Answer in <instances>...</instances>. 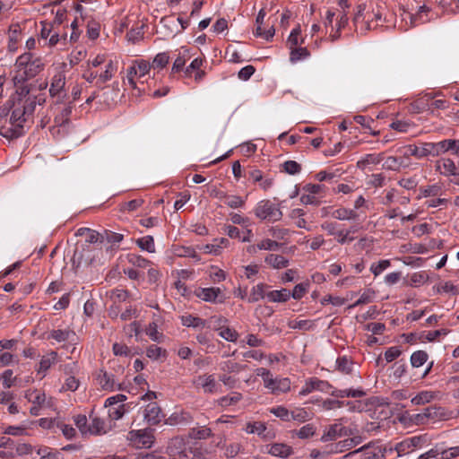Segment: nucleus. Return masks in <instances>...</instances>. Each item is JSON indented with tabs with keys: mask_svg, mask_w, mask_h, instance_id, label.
Returning <instances> with one entry per match:
<instances>
[{
	"mask_svg": "<svg viewBox=\"0 0 459 459\" xmlns=\"http://www.w3.org/2000/svg\"><path fill=\"white\" fill-rule=\"evenodd\" d=\"M433 398L434 394L431 391H423L414 396L411 402L415 405H420L429 403Z\"/></svg>",
	"mask_w": 459,
	"mask_h": 459,
	"instance_id": "c9c22d12",
	"label": "nucleus"
},
{
	"mask_svg": "<svg viewBox=\"0 0 459 459\" xmlns=\"http://www.w3.org/2000/svg\"><path fill=\"white\" fill-rule=\"evenodd\" d=\"M359 453H362L360 459H384L385 449L379 446H375L374 443H369L351 453L347 454L345 457L351 456Z\"/></svg>",
	"mask_w": 459,
	"mask_h": 459,
	"instance_id": "423d86ee",
	"label": "nucleus"
},
{
	"mask_svg": "<svg viewBox=\"0 0 459 459\" xmlns=\"http://www.w3.org/2000/svg\"><path fill=\"white\" fill-rule=\"evenodd\" d=\"M169 61V56L168 53L162 52L159 53L155 56L152 66L154 69H162L164 68Z\"/></svg>",
	"mask_w": 459,
	"mask_h": 459,
	"instance_id": "a19ab883",
	"label": "nucleus"
},
{
	"mask_svg": "<svg viewBox=\"0 0 459 459\" xmlns=\"http://www.w3.org/2000/svg\"><path fill=\"white\" fill-rule=\"evenodd\" d=\"M290 299V290L285 288L275 290H268L267 301L283 303Z\"/></svg>",
	"mask_w": 459,
	"mask_h": 459,
	"instance_id": "aec40b11",
	"label": "nucleus"
},
{
	"mask_svg": "<svg viewBox=\"0 0 459 459\" xmlns=\"http://www.w3.org/2000/svg\"><path fill=\"white\" fill-rule=\"evenodd\" d=\"M203 59L202 58H195L191 64L185 69V74L186 76L190 77L193 73H195L198 69L201 68L203 65Z\"/></svg>",
	"mask_w": 459,
	"mask_h": 459,
	"instance_id": "338daca9",
	"label": "nucleus"
},
{
	"mask_svg": "<svg viewBox=\"0 0 459 459\" xmlns=\"http://www.w3.org/2000/svg\"><path fill=\"white\" fill-rule=\"evenodd\" d=\"M428 280H429V274L426 272L421 271V272L414 273L410 277V285L415 286V287L420 286V285L424 284L425 282H427Z\"/></svg>",
	"mask_w": 459,
	"mask_h": 459,
	"instance_id": "4c0bfd02",
	"label": "nucleus"
},
{
	"mask_svg": "<svg viewBox=\"0 0 459 459\" xmlns=\"http://www.w3.org/2000/svg\"><path fill=\"white\" fill-rule=\"evenodd\" d=\"M124 332L126 335L129 337H132L134 334L138 335V333L141 332V325L138 322L134 321L124 326Z\"/></svg>",
	"mask_w": 459,
	"mask_h": 459,
	"instance_id": "69168bd1",
	"label": "nucleus"
},
{
	"mask_svg": "<svg viewBox=\"0 0 459 459\" xmlns=\"http://www.w3.org/2000/svg\"><path fill=\"white\" fill-rule=\"evenodd\" d=\"M437 169L440 170V173L445 176L455 175L457 168L455 163L451 159H442L437 162Z\"/></svg>",
	"mask_w": 459,
	"mask_h": 459,
	"instance_id": "4be33fe9",
	"label": "nucleus"
},
{
	"mask_svg": "<svg viewBox=\"0 0 459 459\" xmlns=\"http://www.w3.org/2000/svg\"><path fill=\"white\" fill-rule=\"evenodd\" d=\"M269 389L274 394L286 393L290 389V381L289 378H275L274 385Z\"/></svg>",
	"mask_w": 459,
	"mask_h": 459,
	"instance_id": "393cba45",
	"label": "nucleus"
},
{
	"mask_svg": "<svg viewBox=\"0 0 459 459\" xmlns=\"http://www.w3.org/2000/svg\"><path fill=\"white\" fill-rule=\"evenodd\" d=\"M126 404H120L117 407H111L108 409V416L110 419L117 420L121 419L126 413Z\"/></svg>",
	"mask_w": 459,
	"mask_h": 459,
	"instance_id": "052dcab7",
	"label": "nucleus"
},
{
	"mask_svg": "<svg viewBox=\"0 0 459 459\" xmlns=\"http://www.w3.org/2000/svg\"><path fill=\"white\" fill-rule=\"evenodd\" d=\"M219 334L229 342H236L238 339V333L230 327L221 329Z\"/></svg>",
	"mask_w": 459,
	"mask_h": 459,
	"instance_id": "0e129e2a",
	"label": "nucleus"
},
{
	"mask_svg": "<svg viewBox=\"0 0 459 459\" xmlns=\"http://www.w3.org/2000/svg\"><path fill=\"white\" fill-rule=\"evenodd\" d=\"M284 172L290 175H296L300 172L301 166L297 161L287 160L282 164Z\"/></svg>",
	"mask_w": 459,
	"mask_h": 459,
	"instance_id": "5fc2aeb1",
	"label": "nucleus"
},
{
	"mask_svg": "<svg viewBox=\"0 0 459 459\" xmlns=\"http://www.w3.org/2000/svg\"><path fill=\"white\" fill-rule=\"evenodd\" d=\"M212 435V433L211 429L205 427L201 429L193 428L189 431V437L195 439H205Z\"/></svg>",
	"mask_w": 459,
	"mask_h": 459,
	"instance_id": "f704fd0d",
	"label": "nucleus"
},
{
	"mask_svg": "<svg viewBox=\"0 0 459 459\" xmlns=\"http://www.w3.org/2000/svg\"><path fill=\"white\" fill-rule=\"evenodd\" d=\"M224 204L230 208L238 209L245 205V200L238 195H229Z\"/></svg>",
	"mask_w": 459,
	"mask_h": 459,
	"instance_id": "864d4df0",
	"label": "nucleus"
},
{
	"mask_svg": "<svg viewBox=\"0 0 459 459\" xmlns=\"http://www.w3.org/2000/svg\"><path fill=\"white\" fill-rule=\"evenodd\" d=\"M311 419L310 413L304 408H297L291 411V420L305 422Z\"/></svg>",
	"mask_w": 459,
	"mask_h": 459,
	"instance_id": "ea45409f",
	"label": "nucleus"
},
{
	"mask_svg": "<svg viewBox=\"0 0 459 459\" xmlns=\"http://www.w3.org/2000/svg\"><path fill=\"white\" fill-rule=\"evenodd\" d=\"M429 359V355L424 351H417L411 356V363L414 368L422 366Z\"/></svg>",
	"mask_w": 459,
	"mask_h": 459,
	"instance_id": "7c9ffc66",
	"label": "nucleus"
},
{
	"mask_svg": "<svg viewBox=\"0 0 459 459\" xmlns=\"http://www.w3.org/2000/svg\"><path fill=\"white\" fill-rule=\"evenodd\" d=\"M242 398V394L240 393H232L231 395L223 396L219 400V404L221 406H230L236 404Z\"/></svg>",
	"mask_w": 459,
	"mask_h": 459,
	"instance_id": "09e8293b",
	"label": "nucleus"
},
{
	"mask_svg": "<svg viewBox=\"0 0 459 459\" xmlns=\"http://www.w3.org/2000/svg\"><path fill=\"white\" fill-rule=\"evenodd\" d=\"M45 102L44 94H32L27 85L18 87L0 111V135L8 141L23 136L33 123L37 105Z\"/></svg>",
	"mask_w": 459,
	"mask_h": 459,
	"instance_id": "f257e3e1",
	"label": "nucleus"
},
{
	"mask_svg": "<svg viewBox=\"0 0 459 459\" xmlns=\"http://www.w3.org/2000/svg\"><path fill=\"white\" fill-rule=\"evenodd\" d=\"M167 453L171 459H194L192 448L181 437H173L167 447Z\"/></svg>",
	"mask_w": 459,
	"mask_h": 459,
	"instance_id": "7ed1b4c3",
	"label": "nucleus"
},
{
	"mask_svg": "<svg viewBox=\"0 0 459 459\" xmlns=\"http://www.w3.org/2000/svg\"><path fill=\"white\" fill-rule=\"evenodd\" d=\"M135 65H136L135 66L137 69V74H138L139 78H142L145 74H147L149 73L151 67H152L149 62H147L143 59L136 60Z\"/></svg>",
	"mask_w": 459,
	"mask_h": 459,
	"instance_id": "13d9d810",
	"label": "nucleus"
},
{
	"mask_svg": "<svg viewBox=\"0 0 459 459\" xmlns=\"http://www.w3.org/2000/svg\"><path fill=\"white\" fill-rule=\"evenodd\" d=\"M127 259L131 264L139 268H146L151 264V261L136 254H129Z\"/></svg>",
	"mask_w": 459,
	"mask_h": 459,
	"instance_id": "e433bc0d",
	"label": "nucleus"
},
{
	"mask_svg": "<svg viewBox=\"0 0 459 459\" xmlns=\"http://www.w3.org/2000/svg\"><path fill=\"white\" fill-rule=\"evenodd\" d=\"M374 298H375V291L371 289H368L361 294L359 299L354 303L353 306H357L359 304H368V303L373 301Z\"/></svg>",
	"mask_w": 459,
	"mask_h": 459,
	"instance_id": "e2e57ef3",
	"label": "nucleus"
},
{
	"mask_svg": "<svg viewBox=\"0 0 459 459\" xmlns=\"http://www.w3.org/2000/svg\"><path fill=\"white\" fill-rule=\"evenodd\" d=\"M195 384L197 387H202L205 394H213L217 392V383L212 375L199 376Z\"/></svg>",
	"mask_w": 459,
	"mask_h": 459,
	"instance_id": "9b49d317",
	"label": "nucleus"
},
{
	"mask_svg": "<svg viewBox=\"0 0 459 459\" xmlns=\"http://www.w3.org/2000/svg\"><path fill=\"white\" fill-rule=\"evenodd\" d=\"M164 415L157 403H150L144 410V420L150 425H158Z\"/></svg>",
	"mask_w": 459,
	"mask_h": 459,
	"instance_id": "1a4fd4ad",
	"label": "nucleus"
},
{
	"mask_svg": "<svg viewBox=\"0 0 459 459\" xmlns=\"http://www.w3.org/2000/svg\"><path fill=\"white\" fill-rule=\"evenodd\" d=\"M25 397L29 402L39 406H41L46 401V394L38 390L28 391Z\"/></svg>",
	"mask_w": 459,
	"mask_h": 459,
	"instance_id": "c756f323",
	"label": "nucleus"
},
{
	"mask_svg": "<svg viewBox=\"0 0 459 459\" xmlns=\"http://www.w3.org/2000/svg\"><path fill=\"white\" fill-rule=\"evenodd\" d=\"M75 236L84 237L85 242L88 244H95L98 242L102 243L104 236L100 234L98 231L90 228H80L76 230Z\"/></svg>",
	"mask_w": 459,
	"mask_h": 459,
	"instance_id": "2eb2a0df",
	"label": "nucleus"
},
{
	"mask_svg": "<svg viewBox=\"0 0 459 459\" xmlns=\"http://www.w3.org/2000/svg\"><path fill=\"white\" fill-rule=\"evenodd\" d=\"M442 459H452L459 455V446L440 451Z\"/></svg>",
	"mask_w": 459,
	"mask_h": 459,
	"instance_id": "774afa93",
	"label": "nucleus"
},
{
	"mask_svg": "<svg viewBox=\"0 0 459 459\" xmlns=\"http://www.w3.org/2000/svg\"><path fill=\"white\" fill-rule=\"evenodd\" d=\"M195 296L204 301L222 303L226 299L224 291L219 287L197 288Z\"/></svg>",
	"mask_w": 459,
	"mask_h": 459,
	"instance_id": "20e7f679",
	"label": "nucleus"
},
{
	"mask_svg": "<svg viewBox=\"0 0 459 459\" xmlns=\"http://www.w3.org/2000/svg\"><path fill=\"white\" fill-rule=\"evenodd\" d=\"M435 154L440 156L447 152L459 157V140L457 139H446L437 143H434Z\"/></svg>",
	"mask_w": 459,
	"mask_h": 459,
	"instance_id": "6e6552de",
	"label": "nucleus"
},
{
	"mask_svg": "<svg viewBox=\"0 0 459 459\" xmlns=\"http://www.w3.org/2000/svg\"><path fill=\"white\" fill-rule=\"evenodd\" d=\"M391 265V262L388 259L380 260L378 263H374L370 266V271L375 277L381 274L385 269Z\"/></svg>",
	"mask_w": 459,
	"mask_h": 459,
	"instance_id": "c03bdc74",
	"label": "nucleus"
},
{
	"mask_svg": "<svg viewBox=\"0 0 459 459\" xmlns=\"http://www.w3.org/2000/svg\"><path fill=\"white\" fill-rule=\"evenodd\" d=\"M309 283L301 282L297 284L292 290H290V297L294 299H300L308 290Z\"/></svg>",
	"mask_w": 459,
	"mask_h": 459,
	"instance_id": "79ce46f5",
	"label": "nucleus"
},
{
	"mask_svg": "<svg viewBox=\"0 0 459 459\" xmlns=\"http://www.w3.org/2000/svg\"><path fill=\"white\" fill-rule=\"evenodd\" d=\"M270 286L265 283H259L254 286L247 298L248 302H256L262 299H267V292Z\"/></svg>",
	"mask_w": 459,
	"mask_h": 459,
	"instance_id": "dca6fc26",
	"label": "nucleus"
},
{
	"mask_svg": "<svg viewBox=\"0 0 459 459\" xmlns=\"http://www.w3.org/2000/svg\"><path fill=\"white\" fill-rule=\"evenodd\" d=\"M229 243L230 241L226 238H215L212 243L206 244L203 249L206 254L218 255L221 254V249L226 247Z\"/></svg>",
	"mask_w": 459,
	"mask_h": 459,
	"instance_id": "f3484780",
	"label": "nucleus"
},
{
	"mask_svg": "<svg viewBox=\"0 0 459 459\" xmlns=\"http://www.w3.org/2000/svg\"><path fill=\"white\" fill-rule=\"evenodd\" d=\"M332 217L340 221H351L356 220L358 213L352 209L342 207L334 210L332 212Z\"/></svg>",
	"mask_w": 459,
	"mask_h": 459,
	"instance_id": "5701e85b",
	"label": "nucleus"
},
{
	"mask_svg": "<svg viewBox=\"0 0 459 459\" xmlns=\"http://www.w3.org/2000/svg\"><path fill=\"white\" fill-rule=\"evenodd\" d=\"M90 417L91 419V423L89 425V428H88L89 433L91 435L105 434L106 433V430L104 429L105 421L97 416L93 417L92 413H91Z\"/></svg>",
	"mask_w": 459,
	"mask_h": 459,
	"instance_id": "b1692460",
	"label": "nucleus"
},
{
	"mask_svg": "<svg viewBox=\"0 0 459 459\" xmlns=\"http://www.w3.org/2000/svg\"><path fill=\"white\" fill-rule=\"evenodd\" d=\"M347 429L342 424H332L329 426L326 431L323 434L321 440L323 442L335 440L339 437L346 436Z\"/></svg>",
	"mask_w": 459,
	"mask_h": 459,
	"instance_id": "ddd939ff",
	"label": "nucleus"
},
{
	"mask_svg": "<svg viewBox=\"0 0 459 459\" xmlns=\"http://www.w3.org/2000/svg\"><path fill=\"white\" fill-rule=\"evenodd\" d=\"M316 433V428L313 424H307L300 428L299 430L295 431L297 437L301 439H306L311 437Z\"/></svg>",
	"mask_w": 459,
	"mask_h": 459,
	"instance_id": "49530a36",
	"label": "nucleus"
},
{
	"mask_svg": "<svg viewBox=\"0 0 459 459\" xmlns=\"http://www.w3.org/2000/svg\"><path fill=\"white\" fill-rule=\"evenodd\" d=\"M384 157L382 153L379 154H367L361 160L358 162V166L360 164L368 165V164H378L383 160Z\"/></svg>",
	"mask_w": 459,
	"mask_h": 459,
	"instance_id": "603ef678",
	"label": "nucleus"
},
{
	"mask_svg": "<svg viewBox=\"0 0 459 459\" xmlns=\"http://www.w3.org/2000/svg\"><path fill=\"white\" fill-rule=\"evenodd\" d=\"M73 108L74 107L72 105V102H69L67 105H65L61 108L59 114H57L55 117L56 124L58 126H63L68 123L69 117L72 114Z\"/></svg>",
	"mask_w": 459,
	"mask_h": 459,
	"instance_id": "a878e982",
	"label": "nucleus"
},
{
	"mask_svg": "<svg viewBox=\"0 0 459 459\" xmlns=\"http://www.w3.org/2000/svg\"><path fill=\"white\" fill-rule=\"evenodd\" d=\"M254 212L258 219L269 222L279 221L282 218V212L279 205L268 199L260 201L256 204Z\"/></svg>",
	"mask_w": 459,
	"mask_h": 459,
	"instance_id": "f03ea898",
	"label": "nucleus"
},
{
	"mask_svg": "<svg viewBox=\"0 0 459 459\" xmlns=\"http://www.w3.org/2000/svg\"><path fill=\"white\" fill-rule=\"evenodd\" d=\"M351 402H343L340 400L326 399L323 402V408L325 410H332L335 408H342L344 405H351Z\"/></svg>",
	"mask_w": 459,
	"mask_h": 459,
	"instance_id": "680f3d73",
	"label": "nucleus"
},
{
	"mask_svg": "<svg viewBox=\"0 0 459 459\" xmlns=\"http://www.w3.org/2000/svg\"><path fill=\"white\" fill-rule=\"evenodd\" d=\"M287 324L290 328L299 329L302 331L309 330L314 325V323L311 320H289Z\"/></svg>",
	"mask_w": 459,
	"mask_h": 459,
	"instance_id": "a18cd8bd",
	"label": "nucleus"
},
{
	"mask_svg": "<svg viewBox=\"0 0 459 459\" xmlns=\"http://www.w3.org/2000/svg\"><path fill=\"white\" fill-rule=\"evenodd\" d=\"M309 56V51L307 48H297L294 47L290 48V60L292 63L298 62L301 59H304Z\"/></svg>",
	"mask_w": 459,
	"mask_h": 459,
	"instance_id": "473e14b6",
	"label": "nucleus"
},
{
	"mask_svg": "<svg viewBox=\"0 0 459 459\" xmlns=\"http://www.w3.org/2000/svg\"><path fill=\"white\" fill-rule=\"evenodd\" d=\"M100 384L104 389H113L115 387V380L113 376H109L107 372L99 376Z\"/></svg>",
	"mask_w": 459,
	"mask_h": 459,
	"instance_id": "6e6d98bb",
	"label": "nucleus"
},
{
	"mask_svg": "<svg viewBox=\"0 0 459 459\" xmlns=\"http://www.w3.org/2000/svg\"><path fill=\"white\" fill-rule=\"evenodd\" d=\"M139 441L145 446L150 447L154 442V436L151 429H141L137 431Z\"/></svg>",
	"mask_w": 459,
	"mask_h": 459,
	"instance_id": "2f4dec72",
	"label": "nucleus"
},
{
	"mask_svg": "<svg viewBox=\"0 0 459 459\" xmlns=\"http://www.w3.org/2000/svg\"><path fill=\"white\" fill-rule=\"evenodd\" d=\"M146 355L150 359H158L161 356L166 357L167 351L166 350L152 344L147 348Z\"/></svg>",
	"mask_w": 459,
	"mask_h": 459,
	"instance_id": "de8ad7c7",
	"label": "nucleus"
},
{
	"mask_svg": "<svg viewBox=\"0 0 459 459\" xmlns=\"http://www.w3.org/2000/svg\"><path fill=\"white\" fill-rule=\"evenodd\" d=\"M43 68L44 63L42 62L41 58H33V60L29 64L25 70L14 77V80H17L18 82H24L31 79L39 74L43 70Z\"/></svg>",
	"mask_w": 459,
	"mask_h": 459,
	"instance_id": "0eeeda50",
	"label": "nucleus"
},
{
	"mask_svg": "<svg viewBox=\"0 0 459 459\" xmlns=\"http://www.w3.org/2000/svg\"><path fill=\"white\" fill-rule=\"evenodd\" d=\"M332 385L324 380H320L316 377H311L307 382L305 386L299 391V395H307L314 390L326 391L331 388Z\"/></svg>",
	"mask_w": 459,
	"mask_h": 459,
	"instance_id": "9d476101",
	"label": "nucleus"
},
{
	"mask_svg": "<svg viewBox=\"0 0 459 459\" xmlns=\"http://www.w3.org/2000/svg\"><path fill=\"white\" fill-rule=\"evenodd\" d=\"M65 75L62 72L56 74L52 79L49 88V93L52 98H56V103L61 102L65 97L66 92L65 91Z\"/></svg>",
	"mask_w": 459,
	"mask_h": 459,
	"instance_id": "39448f33",
	"label": "nucleus"
},
{
	"mask_svg": "<svg viewBox=\"0 0 459 459\" xmlns=\"http://www.w3.org/2000/svg\"><path fill=\"white\" fill-rule=\"evenodd\" d=\"M270 235L279 240H282L289 235V230L281 227H271L268 230Z\"/></svg>",
	"mask_w": 459,
	"mask_h": 459,
	"instance_id": "bf43d9fd",
	"label": "nucleus"
},
{
	"mask_svg": "<svg viewBox=\"0 0 459 459\" xmlns=\"http://www.w3.org/2000/svg\"><path fill=\"white\" fill-rule=\"evenodd\" d=\"M337 369L344 374H350L352 371V361L346 356L337 359Z\"/></svg>",
	"mask_w": 459,
	"mask_h": 459,
	"instance_id": "37998d69",
	"label": "nucleus"
},
{
	"mask_svg": "<svg viewBox=\"0 0 459 459\" xmlns=\"http://www.w3.org/2000/svg\"><path fill=\"white\" fill-rule=\"evenodd\" d=\"M271 413L280 418L283 421L291 420V411H289L284 406H277L270 410Z\"/></svg>",
	"mask_w": 459,
	"mask_h": 459,
	"instance_id": "58836bf2",
	"label": "nucleus"
},
{
	"mask_svg": "<svg viewBox=\"0 0 459 459\" xmlns=\"http://www.w3.org/2000/svg\"><path fill=\"white\" fill-rule=\"evenodd\" d=\"M137 246L142 249L149 253L155 252L154 238L152 236H145L136 240Z\"/></svg>",
	"mask_w": 459,
	"mask_h": 459,
	"instance_id": "cd10ccee",
	"label": "nucleus"
},
{
	"mask_svg": "<svg viewBox=\"0 0 459 459\" xmlns=\"http://www.w3.org/2000/svg\"><path fill=\"white\" fill-rule=\"evenodd\" d=\"M57 353L56 351H51L47 356L42 357L40 362H39V368L38 369L39 373H44L46 372L51 365L55 362L56 359Z\"/></svg>",
	"mask_w": 459,
	"mask_h": 459,
	"instance_id": "c85d7f7f",
	"label": "nucleus"
},
{
	"mask_svg": "<svg viewBox=\"0 0 459 459\" xmlns=\"http://www.w3.org/2000/svg\"><path fill=\"white\" fill-rule=\"evenodd\" d=\"M32 60L33 57L30 53H25L20 56L16 60V65L19 67V74H22V70L24 71Z\"/></svg>",
	"mask_w": 459,
	"mask_h": 459,
	"instance_id": "4d7b16f0",
	"label": "nucleus"
},
{
	"mask_svg": "<svg viewBox=\"0 0 459 459\" xmlns=\"http://www.w3.org/2000/svg\"><path fill=\"white\" fill-rule=\"evenodd\" d=\"M116 69L117 68H116L113 61L109 60L108 63L106 65L105 71L99 75V79L96 82L97 86L100 88L101 83H104L107 81H109L112 78L113 74L116 71Z\"/></svg>",
	"mask_w": 459,
	"mask_h": 459,
	"instance_id": "bb28decb",
	"label": "nucleus"
},
{
	"mask_svg": "<svg viewBox=\"0 0 459 459\" xmlns=\"http://www.w3.org/2000/svg\"><path fill=\"white\" fill-rule=\"evenodd\" d=\"M246 431L249 434L256 433L264 439H271L274 437L272 431H267L265 424L260 421L247 423Z\"/></svg>",
	"mask_w": 459,
	"mask_h": 459,
	"instance_id": "f8f14e48",
	"label": "nucleus"
},
{
	"mask_svg": "<svg viewBox=\"0 0 459 459\" xmlns=\"http://www.w3.org/2000/svg\"><path fill=\"white\" fill-rule=\"evenodd\" d=\"M268 453L273 456H279L281 458H287L293 453L291 446L284 443H274L271 445Z\"/></svg>",
	"mask_w": 459,
	"mask_h": 459,
	"instance_id": "a211bd4d",
	"label": "nucleus"
},
{
	"mask_svg": "<svg viewBox=\"0 0 459 459\" xmlns=\"http://www.w3.org/2000/svg\"><path fill=\"white\" fill-rule=\"evenodd\" d=\"M193 421L192 415L187 411L174 412L166 420L165 423L168 425H186Z\"/></svg>",
	"mask_w": 459,
	"mask_h": 459,
	"instance_id": "6ab92c4d",
	"label": "nucleus"
},
{
	"mask_svg": "<svg viewBox=\"0 0 459 459\" xmlns=\"http://www.w3.org/2000/svg\"><path fill=\"white\" fill-rule=\"evenodd\" d=\"M409 152L411 155L417 158H424L429 155L436 157L434 143H424L421 147L410 145Z\"/></svg>",
	"mask_w": 459,
	"mask_h": 459,
	"instance_id": "4468645a",
	"label": "nucleus"
},
{
	"mask_svg": "<svg viewBox=\"0 0 459 459\" xmlns=\"http://www.w3.org/2000/svg\"><path fill=\"white\" fill-rule=\"evenodd\" d=\"M281 244L270 238L263 239L257 244L259 250H278Z\"/></svg>",
	"mask_w": 459,
	"mask_h": 459,
	"instance_id": "3c124183",
	"label": "nucleus"
},
{
	"mask_svg": "<svg viewBox=\"0 0 459 459\" xmlns=\"http://www.w3.org/2000/svg\"><path fill=\"white\" fill-rule=\"evenodd\" d=\"M183 325L193 328H203L207 325V322L202 317H181Z\"/></svg>",
	"mask_w": 459,
	"mask_h": 459,
	"instance_id": "72a5a7b5",
	"label": "nucleus"
},
{
	"mask_svg": "<svg viewBox=\"0 0 459 459\" xmlns=\"http://www.w3.org/2000/svg\"><path fill=\"white\" fill-rule=\"evenodd\" d=\"M264 262L274 269L286 268L290 264L289 260L286 257L277 254L268 255L265 257Z\"/></svg>",
	"mask_w": 459,
	"mask_h": 459,
	"instance_id": "412c9836",
	"label": "nucleus"
},
{
	"mask_svg": "<svg viewBox=\"0 0 459 459\" xmlns=\"http://www.w3.org/2000/svg\"><path fill=\"white\" fill-rule=\"evenodd\" d=\"M157 324L152 322L149 325L148 328L146 329V333L149 335V337L157 342H162L164 336L161 333L158 332L157 330Z\"/></svg>",
	"mask_w": 459,
	"mask_h": 459,
	"instance_id": "8fccbe9b",
	"label": "nucleus"
}]
</instances>
